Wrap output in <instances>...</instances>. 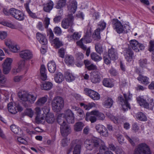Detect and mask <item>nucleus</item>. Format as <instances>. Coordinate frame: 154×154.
<instances>
[{
    "instance_id": "nucleus-1",
    "label": "nucleus",
    "mask_w": 154,
    "mask_h": 154,
    "mask_svg": "<svg viewBox=\"0 0 154 154\" xmlns=\"http://www.w3.org/2000/svg\"><path fill=\"white\" fill-rule=\"evenodd\" d=\"M51 105L52 109L54 112H59L64 107V100L61 97H55L52 101Z\"/></svg>"
},
{
    "instance_id": "nucleus-2",
    "label": "nucleus",
    "mask_w": 154,
    "mask_h": 154,
    "mask_svg": "<svg viewBox=\"0 0 154 154\" xmlns=\"http://www.w3.org/2000/svg\"><path fill=\"white\" fill-rule=\"evenodd\" d=\"M18 96L22 101L31 103H33L37 98L36 95L29 94L25 91H19L18 93Z\"/></svg>"
},
{
    "instance_id": "nucleus-3",
    "label": "nucleus",
    "mask_w": 154,
    "mask_h": 154,
    "mask_svg": "<svg viewBox=\"0 0 154 154\" xmlns=\"http://www.w3.org/2000/svg\"><path fill=\"white\" fill-rule=\"evenodd\" d=\"M124 97L120 95L118 98V101L120 104L122 106V109L124 111H126L128 110V108L130 109L128 101L131 100L132 97L131 94H129L127 95L126 94H124Z\"/></svg>"
},
{
    "instance_id": "nucleus-4",
    "label": "nucleus",
    "mask_w": 154,
    "mask_h": 154,
    "mask_svg": "<svg viewBox=\"0 0 154 154\" xmlns=\"http://www.w3.org/2000/svg\"><path fill=\"white\" fill-rule=\"evenodd\" d=\"M133 154H151L149 147L146 144H140L135 148Z\"/></svg>"
},
{
    "instance_id": "nucleus-5",
    "label": "nucleus",
    "mask_w": 154,
    "mask_h": 154,
    "mask_svg": "<svg viewBox=\"0 0 154 154\" xmlns=\"http://www.w3.org/2000/svg\"><path fill=\"white\" fill-rule=\"evenodd\" d=\"M91 35V32L90 30H88L86 31L84 37L79 41L77 42L76 44L77 45L79 46L83 50H86V47L84 45L83 43H87L91 42L92 40Z\"/></svg>"
},
{
    "instance_id": "nucleus-6",
    "label": "nucleus",
    "mask_w": 154,
    "mask_h": 154,
    "mask_svg": "<svg viewBox=\"0 0 154 154\" xmlns=\"http://www.w3.org/2000/svg\"><path fill=\"white\" fill-rule=\"evenodd\" d=\"M10 15L19 21L23 20L24 19V15L20 11L14 8H12L9 9Z\"/></svg>"
},
{
    "instance_id": "nucleus-7",
    "label": "nucleus",
    "mask_w": 154,
    "mask_h": 154,
    "mask_svg": "<svg viewBox=\"0 0 154 154\" xmlns=\"http://www.w3.org/2000/svg\"><path fill=\"white\" fill-rule=\"evenodd\" d=\"M74 17L72 14H69L67 17L64 18L61 22V26L65 29H68L69 27H71L74 24Z\"/></svg>"
},
{
    "instance_id": "nucleus-8",
    "label": "nucleus",
    "mask_w": 154,
    "mask_h": 154,
    "mask_svg": "<svg viewBox=\"0 0 154 154\" xmlns=\"http://www.w3.org/2000/svg\"><path fill=\"white\" fill-rule=\"evenodd\" d=\"M93 149L96 148V149H103L105 150L107 149L104 142L101 139L97 138L93 139Z\"/></svg>"
},
{
    "instance_id": "nucleus-9",
    "label": "nucleus",
    "mask_w": 154,
    "mask_h": 154,
    "mask_svg": "<svg viewBox=\"0 0 154 154\" xmlns=\"http://www.w3.org/2000/svg\"><path fill=\"white\" fill-rule=\"evenodd\" d=\"M35 114L36 115L35 118V122L37 124L42 123L44 119L45 115L42 113L41 108L39 107H36L35 109Z\"/></svg>"
},
{
    "instance_id": "nucleus-10",
    "label": "nucleus",
    "mask_w": 154,
    "mask_h": 154,
    "mask_svg": "<svg viewBox=\"0 0 154 154\" xmlns=\"http://www.w3.org/2000/svg\"><path fill=\"white\" fill-rule=\"evenodd\" d=\"M113 27L117 33H121L123 32L124 27L120 22L117 19H113L112 21Z\"/></svg>"
},
{
    "instance_id": "nucleus-11",
    "label": "nucleus",
    "mask_w": 154,
    "mask_h": 154,
    "mask_svg": "<svg viewBox=\"0 0 154 154\" xmlns=\"http://www.w3.org/2000/svg\"><path fill=\"white\" fill-rule=\"evenodd\" d=\"M12 62V60L10 58H7L3 64V72L5 74H8L11 68V65Z\"/></svg>"
},
{
    "instance_id": "nucleus-12",
    "label": "nucleus",
    "mask_w": 154,
    "mask_h": 154,
    "mask_svg": "<svg viewBox=\"0 0 154 154\" xmlns=\"http://www.w3.org/2000/svg\"><path fill=\"white\" fill-rule=\"evenodd\" d=\"M84 91L86 94L89 96L93 100H98L100 99V94L95 91L87 88L85 89Z\"/></svg>"
},
{
    "instance_id": "nucleus-13",
    "label": "nucleus",
    "mask_w": 154,
    "mask_h": 154,
    "mask_svg": "<svg viewBox=\"0 0 154 154\" xmlns=\"http://www.w3.org/2000/svg\"><path fill=\"white\" fill-rule=\"evenodd\" d=\"M20 56L21 58L26 60L32 59L33 57L32 52L29 50H23L20 53Z\"/></svg>"
},
{
    "instance_id": "nucleus-14",
    "label": "nucleus",
    "mask_w": 154,
    "mask_h": 154,
    "mask_svg": "<svg viewBox=\"0 0 154 154\" xmlns=\"http://www.w3.org/2000/svg\"><path fill=\"white\" fill-rule=\"evenodd\" d=\"M131 47L136 52L139 51L140 50H142L144 49V46L140 44L135 40H132L130 42Z\"/></svg>"
},
{
    "instance_id": "nucleus-15",
    "label": "nucleus",
    "mask_w": 154,
    "mask_h": 154,
    "mask_svg": "<svg viewBox=\"0 0 154 154\" xmlns=\"http://www.w3.org/2000/svg\"><path fill=\"white\" fill-rule=\"evenodd\" d=\"M95 128L96 131L101 135L105 137L108 136L109 133L108 131L103 125L98 124L96 126Z\"/></svg>"
},
{
    "instance_id": "nucleus-16",
    "label": "nucleus",
    "mask_w": 154,
    "mask_h": 154,
    "mask_svg": "<svg viewBox=\"0 0 154 154\" xmlns=\"http://www.w3.org/2000/svg\"><path fill=\"white\" fill-rule=\"evenodd\" d=\"M8 109L9 111L12 114H15L18 111L21 112L22 110V108L19 105L14 106L12 103H9L8 105Z\"/></svg>"
},
{
    "instance_id": "nucleus-17",
    "label": "nucleus",
    "mask_w": 154,
    "mask_h": 154,
    "mask_svg": "<svg viewBox=\"0 0 154 154\" xmlns=\"http://www.w3.org/2000/svg\"><path fill=\"white\" fill-rule=\"evenodd\" d=\"M65 119L69 123H74L75 119L73 114L70 110H67L65 112Z\"/></svg>"
},
{
    "instance_id": "nucleus-18",
    "label": "nucleus",
    "mask_w": 154,
    "mask_h": 154,
    "mask_svg": "<svg viewBox=\"0 0 154 154\" xmlns=\"http://www.w3.org/2000/svg\"><path fill=\"white\" fill-rule=\"evenodd\" d=\"M74 143L73 141L72 143L70 151L72 150V148L73 147L74 150L73 154H80L81 146L82 144V142L81 140H79L77 143L75 144L74 145H73Z\"/></svg>"
},
{
    "instance_id": "nucleus-19",
    "label": "nucleus",
    "mask_w": 154,
    "mask_h": 154,
    "mask_svg": "<svg viewBox=\"0 0 154 154\" xmlns=\"http://www.w3.org/2000/svg\"><path fill=\"white\" fill-rule=\"evenodd\" d=\"M134 53L130 48H126L124 51V55L125 58L128 62H130L133 59Z\"/></svg>"
},
{
    "instance_id": "nucleus-20",
    "label": "nucleus",
    "mask_w": 154,
    "mask_h": 154,
    "mask_svg": "<svg viewBox=\"0 0 154 154\" xmlns=\"http://www.w3.org/2000/svg\"><path fill=\"white\" fill-rule=\"evenodd\" d=\"M60 129L61 134L63 137L67 136L71 132L70 127L66 124L60 126Z\"/></svg>"
},
{
    "instance_id": "nucleus-21",
    "label": "nucleus",
    "mask_w": 154,
    "mask_h": 154,
    "mask_svg": "<svg viewBox=\"0 0 154 154\" xmlns=\"http://www.w3.org/2000/svg\"><path fill=\"white\" fill-rule=\"evenodd\" d=\"M108 56L110 59L114 60L118 58V53L117 50L112 48L108 51Z\"/></svg>"
},
{
    "instance_id": "nucleus-22",
    "label": "nucleus",
    "mask_w": 154,
    "mask_h": 154,
    "mask_svg": "<svg viewBox=\"0 0 154 154\" xmlns=\"http://www.w3.org/2000/svg\"><path fill=\"white\" fill-rule=\"evenodd\" d=\"M137 79L141 83L145 85L148 84L149 82V79L148 77L140 74L137 78Z\"/></svg>"
},
{
    "instance_id": "nucleus-23",
    "label": "nucleus",
    "mask_w": 154,
    "mask_h": 154,
    "mask_svg": "<svg viewBox=\"0 0 154 154\" xmlns=\"http://www.w3.org/2000/svg\"><path fill=\"white\" fill-rule=\"evenodd\" d=\"M37 39L43 45H46L47 43V41L45 35L39 32L36 34Z\"/></svg>"
},
{
    "instance_id": "nucleus-24",
    "label": "nucleus",
    "mask_w": 154,
    "mask_h": 154,
    "mask_svg": "<svg viewBox=\"0 0 154 154\" xmlns=\"http://www.w3.org/2000/svg\"><path fill=\"white\" fill-rule=\"evenodd\" d=\"M113 101L110 97H107L105 98L103 103L104 106L106 108H110L112 106Z\"/></svg>"
},
{
    "instance_id": "nucleus-25",
    "label": "nucleus",
    "mask_w": 154,
    "mask_h": 154,
    "mask_svg": "<svg viewBox=\"0 0 154 154\" xmlns=\"http://www.w3.org/2000/svg\"><path fill=\"white\" fill-rule=\"evenodd\" d=\"M77 2L75 1H73L68 6V10L71 14H74L77 8Z\"/></svg>"
},
{
    "instance_id": "nucleus-26",
    "label": "nucleus",
    "mask_w": 154,
    "mask_h": 154,
    "mask_svg": "<svg viewBox=\"0 0 154 154\" xmlns=\"http://www.w3.org/2000/svg\"><path fill=\"white\" fill-rule=\"evenodd\" d=\"M44 11L47 12H49L53 8L54 3L53 2L49 1L48 2L43 5Z\"/></svg>"
},
{
    "instance_id": "nucleus-27",
    "label": "nucleus",
    "mask_w": 154,
    "mask_h": 154,
    "mask_svg": "<svg viewBox=\"0 0 154 154\" xmlns=\"http://www.w3.org/2000/svg\"><path fill=\"white\" fill-rule=\"evenodd\" d=\"M137 99L140 106H143L144 108L147 109L149 108V104L145 100L140 97H137Z\"/></svg>"
},
{
    "instance_id": "nucleus-28",
    "label": "nucleus",
    "mask_w": 154,
    "mask_h": 154,
    "mask_svg": "<svg viewBox=\"0 0 154 154\" xmlns=\"http://www.w3.org/2000/svg\"><path fill=\"white\" fill-rule=\"evenodd\" d=\"M92 114L91 112H87L86 114L85 119L87 121H90L91 123L95 122L97 120L96 117Z\"/></svg>"
},
{
    "instance_id": "nucleus-29",
    "label": "nucleus",
    "mask_w": 154,
    "mask_h": 154,
    "mask_svg": "<svg viewBox=\"0 0 154 154\" xmlns=\"http://www.w3.org/2000/svg\"><path fill=\"white\" fill-rule=\"evenodd\" d=\"M48 97L47 96L41 97L38 99L35 103L36 106H42L47 102Z\"/></svg>"
},
{
    "instance_id": "nucleus-30",
    "label": "nucleus",
    "mask_w": 154,
    "mask_h": 154,
    "mask_svg": "<svg viewBox=\"0 0 154 154\" xmlns=\"http://www.w3.org/2000/svg\"><path fill=\"white\" fill-rule=\"evenodd\" d=\"M53 86L52 84L49 82H46L41 85V88L45 90H49L51 89Z\"/></svg>"
},
{
    "instance_id": "nucleus-31",
    "label": "nucleus",
    "mask_w": 154,
    "mask_h": 154,
    "mask_svg": "<svg viewBox=\"0 0 154 154\" xmlns=\"http://www.w3.org/2000/svg\"><path fill=\"white\" fill-rule=\"evenodd\" d=\"M65 114H59L58 116L57 121L58 123L60 125V126L66 124L65 120Z\"/></svg>"
},
{
    "instance_id": "nucleus-32",
    "label": "nucleus",
    "mask_w": 154,
    "mask_h": 154,
    "mask_svg": "<svg viewBox=\"0 0 154 154\" xmlns=\"http://www.w3.org/2000/svg\"><path fill=\"white\" fill-rule=\"evenodd\" d=\"M54 80L57 83H60L64 80V77L61 72H58L55 74Z\"/></svg>"
},
{
    "instance_id": "nucleus-33",
    "label": "nucleus",
    "mask_w": 154,
    "mask_h": 154,
    "mask_svg": "<svg viewBox=\"0 0 154 154\" xmlns=\"http://www.w3.org/2000/svg\"><path fill=\"white\" fill-rule=\"evenodd\" d=\"M48 68L49 71L51 73H54L56 69V66L54 61H51L48 64Z\"/></svg>"
},
{
    "instance_id": "nucleus-34",
    "label": "nucleus",
    "mask_w": 154,
    "mask_h": 154,
    "mask_svg": "<svg viewBox=\"0 0 154 154\" xmlns=\"http://www.w3.org/2000/svg\"><path fill=\"white\" fill-rule=\"evenodd\" d=\"M46 68L44 65H42L40 68V74L41 79L43 81L46 80L47 77L46 73Z\"/></svg>"
},
{
    "instance_id": "nucleus-35",
    "label": "nucleus",
    "mask_w": 154,
    "mask_h": 154,
    "mask_svg": "<svg viewBox=\"0 0 154 154\" xmlns=\"http://www.w3.org/2000/svg\"><path fill=\"white\" fill-rule=\"evenodd\" d=\"M87 148L89 150H91L93 149V139L91 140L86 139L84 142Z\"/></svg>"
},
{
    "instance_id": "nucleus-36",
    "label": "nucleus",
    "mask_w": 154,
    "mask_h": 154,
    "mask_svg": "<svg viewBox=\"0 0 154 154\" xmlns=\"http://www.w3.org/2000/svg\"><path fill=\"white\" fill-rule=\"evenodd\" d=\"M45 120L48 123H52L55 120L54 115L52 113H49L46 115Z\"/></svg>"
},
{
    "instance_id": "nucleus-37",
    "label": "nucleus",
    "mask_w": 154,
    "mask_h": 154,
    "mask_svg": "<svg viewBox=\"0 0 154 154\" xmlns=\"http://www.w3.org/2000/svg\"><path fill=\"white\" fill-rule=\"evenodd\" d=\"M65 75L66 79L68 82H72L75 79L74 76L73 75L72 73L69 72H66Z\"/></svg>"
},
{
    "instance_id": "nucleus-38",
    "label": "nucleus",
    "mask_w": 154,
    "mask_h": 154,
    "mask_svg": "<svg viewBox=\"0 0 154 154\" xmlns=\"http://www.w3.org/2000/svg\"><path fill=\"white\" fill-rule=\"evenodd\" d=\"M91 113L97 116L99 119L103 120L105 118V117L103 113L99 112L98 110L92 111H91Z\"/></svg>"
},
{
    "instance_id": "nucleus-39",
    "label": "nucleus",
    "mask_w": 154,
    "mask_h": 154,
    "mask_svg": "<svg viewBox=\"0 0 154 154\" xmlns=\"http://www.w3.org/2000/svg\"><path fill=\"white\" fill-rule=\"evenodd\" d=\"M125 136L133 146H134L135 145V143L138 141V139L137 138L135 137H130L127 134H125Z\"/></svg>"
},
{
    "instance_id": "nucleus-40",
    "label": "nucleus",
    "mask_w": 154,
    "mask_h": 154,
    "mask_svg": "<svg viewBox=\"0 0 154 154\" xmlns=\"http://www.w3.org/2000/svg\"><path fill=\"white\" fill-rule=\"evenodd\" d=\"M84 125L81 122H76L74 125V129L76 131H80L82 130Z\"/></svg>"
},
{
    "instance_id": "nucleus-41",
    "label": "nucleus",
    "mask_w": 154,
    "mask_h": 154,
    "mask_svg": "<svg viewBox=\"0 0 154 154\" xmlns=\"http://www.w3.org/2000/svg\"><path fill=\"white\" fill-rule=\"evenodd\" d=\"M74 57L71 55H66L65 58V62L66 64L69 65L73 64L74 63Z\"/></svg>"
},
{
    "instance_id": "nucleus-42",
    "label": "nucleus",
    "mask_w": 154,
    "mask_h": 154,
    "mask_svg": "<svg viewBox=\"0 0 154 154\" xmlns=\"http://www.w3.org/2000/svg\"><path fill=\"white\" fill-rule=\"evenodd\" d=\"M80 105L81 106H83L84 108L86 110H89L95 106V104L93 102L89 103L87 104L81 103Z\"/></svg>"
},
{
    "instance_id": "nucleus-43",
    "label": "nucleus",
    "mask_w": 154,
    "mask_h": 154,
    "mask_svg": "<svg viewBox=\"0 0 154 154\" xmlns=\"http://www.w3.org/2000/svg\"><path fill=\"white\" fill-rule=\"evenodd\" d=\"M100 28H97L95 31L94 32L93 35V38L94 40H98L100 39Z\"/></svg>"
},
{
    "instance_id": "nucleus-44",
    "label": "nucleus",
    "mask_w": 154,
    "mask_h": 154,
    "mask_svg": "<svg viewBox=\"0 0 154 154\" xmlns=\"http://www.w3.org/2000/svg\"><path fill=\"white\" fill-rule=\"evenodd\" d=\"M52 42L54 44V47L56 48H58L63 45L62 42L59 40L58 38H55Z\"/></svg>"
},
{
    "instance_id": "nucleus-45",
    "label": "nucleus",
    "mask_w": 154,
    "mask_h": 154,
    "mask_svg": "<svg viewBox=\"0 0 154 154\" xmlns=\"http://www.w3.org/2000/svg\"><path fill=\"white\" fill-rule=\"evenodd\" d=\"M103 85L106 87H112L113 86V84L111 80L109 79H104L103 81Z\"/></svg>"
},
{
    "instance_id": "nucleus-46",
    "label": "nucleus",
    "mask_w": 154,
    "mask_h": 154,
    "mask_svg": "<svg viewBox=\"0 0 154 154\" xmlns=\"http://www.w3.org/2000/svg\"><path fill=\"white\" fill-rule=\"evenodd\" d=\"M115 135L120 144H122L124 143V137L121 134L118 132H116L115 133Z\"/></svg>"
},
{
    "instance_id": "nucleus-47",
    "label": "nucleus",
    "mask_w": 154,
    "mask_h": 154,
    "mask_svg": "<svg viewBox=\"0 0 154 154\" xmlns=\"http://www.w3.org/2000/svg\"><path fill=\"white\" fill-rule=\"evenodd\" d=\"M137 118L140 120L142 121H146L147 120L146 116L142 112H139L137 114Z\"/></svg>"
},
{
    "instance_id": "nucleus-48",
    "label": "nucleus",
    "mask_w": 154,
    "mask_h": 154,
    "mask_svg": "<svg viewBox=\"0 0 154 154\" xmlns=\"http://www.w3.org/2000/svg\"><path fill=\"white\" fill-rule=\"evenodd\" d=\"M95 49L96 51L99 54L102 53L103 51L102 44L100 42L97 43L95 46Z\"/></svg>"
},
{
    "instance_id": "nucleus-49",
    "label": "nucleus",
    "mask_w": 154,
    "mask_h": 154,
    "mask_svg": "<svg viewBox=\"0 0 154 154\" xmlns=\"http://www.w3.org/2000/svg\"><path fill=\"white\" fill-rule=\"evenodd\" d=\"M100 81V76L97 74L94 75L91 78V81L94 83L99 82Z\"/></svg>"
},
{
    "instance_id": "nucleus-50",
    "label": "nucleus",
    "mask_w": 154,
    "mask_h": 154,
    "mask_svg": "<svg viewBox=\"0 0 154 154\" xmlns=\"http://www.w3.org/2000/svg\"><path fill=\"white\" fill-rule=\"evenodd\" d=\"M6 80V78L4 75H2V71L0 69V87H4L3 84L5 83Z\"/></svg>"
},
{
    "instance_id": "nucleus-51",
    "label": "nucleus",
    "mask_w": 154,
    "mask_h": 154,
    "mask_svg": "<svg viewBox=\"0 0 154 154\" xmlns=\"http://www.w3.org/2000/svg\"><path fill=\"white\" fill-rule=\"evenodd\" d=\"M25 6L26 9L29 16L33 18H35L36 17V16L35 13L32 12L29 9V4L26 3L25 5Z\"/></svg>"
},
{
    "instance_id": "nucleus-52",
    "label": "nucleus",
    "mask_w": 154,
    "mask_h": 154,
    "mask_svg": "<svg viewBox=\"0 0 154 154\" xmlns=\"http://www.w3.org/2000/svg\"><path fill=\"white\" fill-rule=\"evenodd\" d=\"M11 129V131L15 134H18L21 130L20 128L16 125H12L10 127Z\"/></svg>"
},
{
    "instance_id": "nucleus-53",
    "label": "nucleus",
    "mask_w": 154,
    "mask_h": 154,
    "mask_svg": "<svg viewBox=\"0 0 154 154\" xmlns=\"http://www.w3.org/2000/svg\"><path fill=\"white\" fill-rule=\"evenodd\" d=\"M91 57L92 59L95 61H99L102 59L101 57L95 53H92L91 54Z\"/></svg>"
},
{
    "instance_id": "nucleus-54",
    "label": "nucleus",
    "mask_w": 154,
    "mask_h": 154,
    "mask_svg": "<svg viewBox=\"0 0 154 154\" xmlns=\"http://www.w3.org/2000/svg\"><path fill=\"white\" fill-rule=\"evenodd\" d=\"M26 60H21L18 63L19 67L21 68L26 67L28 66V64L26 63Z\"/></svg>"
},
{
    "instance_id": "nucleus-55",
    "label": "nucleus",
    "mask_w": 154,
    "mask_h": 154,
    "mask_svg": "<svg viewBox=\"0 0 154 154\" xmlns=\"http://www.w3.org/2000/svg\"><path fill=\"white\" fill-rule=\"evenodd\" d=\"M66 4V0H59L56 7L57 9H60L65 6Z\"/></svg>"
},
{
    "instance_id": "nucleus-56",
    "label": "nucleus",
    "mask_w": 154,
    "mask_h": 154,
    "mask_svg": "<svg viewBox=\"0 0 154 154\" xmlns=\"http://www.w3.org/2000/svg\"><path fill=\"white\" fill-rule=\"evenodd\" d=\"M77 112L78 114V116L80 117L79 119L80 120L82 119L85 116V113L81 109L78 108L77 110Z\"/></svg>"
},
{
    "instance_id": "nucleus-57",
    "label": "nucleus",
    "mask_w": 154,
    "mask_h": 154,
    "mask_svg": "<svg viewBox=\"0 0 154 154\" xmlns=\"http://www.w3.org/2000/svg\"><path fill=\"white\" fill-rule=\"evenodd\" d=\"M139 63L140 66L142 68L146 67L147 63V60L145 59H140L139 61Z\"/></svg>"
},
{
    "instance_id": "nucleus-58",
    "label": "nucleus",
    "mask_w": 154,
    "mask_h": 154,
    "mask_svg": "<svg viewBox=\"0 0 154 154\" xmlns=\"http://www.w3.org/2000/svg\"><path fill=\"white\" fill-rule=\"evenodd\" d=\"M81 37V35L78 32H75L71 36V37L74 40H78Z\"/></svg>"
},
{
    "instance_id": "nucleus-59",
    "label": "nucleus",
    "mask_w": 154,
    "mask_h": 154,
    "mask_svg": "<svg viewBox=\"0 0 154 154\" xmlns=\"http://www.w3.org/2000/svg\"><path fill=\"white\" fill-rule=\"evenodd\" d=\"M9 49L11 51L14 53L18 52L20 49V47L17 45H13L10 47Z\"/></svg>"
},
{
    "instance_id": "nucleus-60",
    "label": "nucleus",
    "mask_w": 154,
    "mask_h": 154,
    "mask_svg": "<svg viewBox=\"0 0 154 154\" xmlns=\"http://www.w3.org/2000/svg\"><path fill=\"white\" fill-rule=\"evenodd\" d=\"M2 24L4 26L10 27L12 29H14L15 26L11 23L7 21H3L2 22Z\"/></svg>"
},
{
    "instance_id": "nucleus-61",
    "label": "nucleus",
    "mask_w": 154,
    "mask_h": 154,
    "mask_svg": "<svg viewBox=\"0 0 154 154\" xmlns=\"http://www.w3.org/2000/svg\"><path fill=\"white\" fill-rule=\"evenodd\" d=\"M23 77V75L15 76L13 78V80L15 82H19L22 79Z\"/></svg>"
},
{
    "instance_id": "nucleus-62",
    "label": "nucleus",
    "mask_w": 154,
    "mask_h": 154,
    "mask_svg": "<svg viewBox=\"0 0 154 154\" xmlns=\"http://www.w3.org/2000/svg\"><path fill=\"white\" fill-rule=\"evenodd\" d=\"M76 60L78 62H80L84 58V55L82 53H77L76 55Z\"/></svg>"
},
{
    "instance_id": "nucleus-63",
    "label": "nucleus",
    "mask_w": 154,
    "mask_h": 154,
    "mask_svg": "<svg viewBox=\"0 0 154 154\" xmlns=\"http://www.w3.org/2000/svg\"><path fill=\"white\" fill-rule=\"evenodd\" d=\"M106 23L103 21H100L98 24V28H100V30H103L105 28Z\"/></svg>"
},
{
    "instance_id": "nucleus-64",
    "label": "nucleus",
    "mask_w": 154,
    "mask_h": 154,
    "mask_svg": "<svg viewBox=\"0 0 154 154\" xmlns=\"http://www.w3.org/2000/svg\"><path fill=\"white\" fill-rule=\"evenodd\" d=\"M26 114L30 118L32 117L34 114L33 111L31 109H27L25 112Z\"/></svg>"
}]
</instances>
